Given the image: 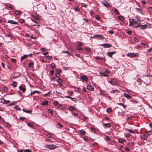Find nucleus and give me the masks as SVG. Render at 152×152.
Wrapping results in <instances>:
<instances>
[{"mask_svg": "<svg viewBox=\"0 0 152 152\" xmlns=\"http://www.w3.org/2000/svg\"><path fill=\"white\" fill-rule=\"evenodd\" d=\"M127 56L131 58H137L139 56V54L138 53H129L127 55Z\"/></svg>", "mask_w": 152, "mask_h": 152, "instance_id": "nucleus-1", "label": "nucleus"}, {"mask_svg": "<svg viewBox=\"0 0 152 152\" xmlns=\"http://www.w3.org/2000/svg\"><path fill=\"white\" fill-rule=\"evenodd\" d=\"M135 19H129V25L132 26L134 28H137V26L135 25Z\"/></svg>", "mask_w": 152, "mask_h": 152, "instance_id": "nucleus-2", "label": "nucleus"}, {"mask_svg": "<svg viewBox=\"0 0 152 152\" xmlns=\"http://www.w3.org/2000/svg\"><path fill=\"white\" fill-rule=\"evenodd\" d=\"M45 147L46 148L52 150L55 148L57 147V146L53 145H48L47 144H45Z\"/></svg>", "mask_w": 152, "mask_h": 152, "instance_id": "nucleus-3", "label": "nucleus"}, {"mask_svg": "<svg viewBox=\"0 0 152 152\" xmlns=\"http://www.w3.org/2000/svg\"><path fill=\"white\" fill-rule=\"evenodd\" d=\"M93 38L94 39H98L100 40H103L105 39V37L102 36L100 35H96L93 36Z\"/></svg>", "mask_w": 152, "mask_h": 152, "instance_id": "nucleus-4", "label": "nucleus"}, {"mask_svg": "<svg viewBox=\"0 0 152 152\" xmlns=\"http://www.w3.org/2000/svg\"><path fill=\"white\" fill-rule=\"evenodd\" d=\"M97 61L102 62H104L105 61V59L103 57H99L97 56L96 57H95Z\"/></svg>", "mask_w": 152, "mask_h": 152, "instance_id": "nucleus-5", "label": "nucleus"}, {"mask_svg": "<svg viewBox=\"0 0 152 152\" xmlns=\"http://www.w3.org/2000/svg\"><path fill=\"white\" fill-rule=\"evenodd\" d=\"M80 78L81 80L83 81H85V82H86L88 80V78L85 75H83L81 76L80 77Z\"/></svg>", "mask_w": 152, "mask_h": 152, "instance_id": "nucleus-6", "label": "nucleus"}, {"mask_svg": "<svg viewBox=\"0 0 152 152\" xmlns=\"http://www.w3.org/2000/svg\"><path fill=\"white\" fill-rule=\"evenodd\" d=\"M148 134H145L142 135L140 136V137L144 140H146L148 137Z\"/></svg>", "mask_w": 152, "mask_h": 152, "instance_id": "nucleus-7", "label": "nucleus"}, {"mask_svg": "<svg viewBox=\"0 0 152 152\" xmlns=\"http://www.w3.org/2000/svg\"><path fill=\"white\" fill-rule=\"evenodd\" d=\"M1 102L2 103L4 104H7L8 103H9L10 101L9 100L7 101L5 100L4 99H1Z\"/></svg>", "mask_w": 152, "mask_h": 152, "instance_id": "nucleus-8", "label": "nucleus"}, {"mask_svg": "<svg viewBox=\"0 0 152 152\" xmlns=\"http://www.w3.org/2000/svg\"><path fill=\"white\" fill-rule=\"evenodd\" d=\"M87 89L90 91H94V89L93 86L89 85L87 86Z\"/></svg>", "mask_w": 152, "mask_h": 152, "instance_id": "nucleus-9", "label": "nucleus"}, {"mask_svg": "<svg viewBox=\"0 0 152 152\" xmlns=\"http://www.w3.org/2000/svg\"><path fill=\"white\" fill-rule=\"evenodd\" d=\"M115 53L116 52L115 51H113L112 52H108L107 53V54L108 56L110 57H112L113 55L115 54Z\"/></svg>", "mask_w": 152, "mask_h": 152, "instance_id": "nucleus-10", "label": "nucleus"}, {"mask_svg": "<svg viewBox=\"0 0 152 152\" xmlns=\"http://www.w3.org/2000/svg\"><path fill=\"white\" fill-rule=\"evenodd\" d=\"M99 74L102 76H104L106 77H109L110 76L109 75L105 74L103 72H100Z\"/></svg>", "mask_w": 152, "mask_h": 152, "instance_id": "nucleus-11", "label": "nucleus"}, {"mask_svg": "<svg viewBox=\"0 0 152 152\" xmlns=\"http://www.w3.org/2000/svg\"><path fill=\"white\" fill-rule=\"evenodd\" d=\"M124 96L128 99H130L132 98L131 96H130L129 94L127 93H124Z\"/></svg>", "mask_w": 152, "mask_h": 152, "instance_id": "nucleus-12", "label": "nucleus"}, {"mask_svg": "<svg viewBox=\"0 0 152 152\" xmlns=\"http://www.w3.org/2000/svg\"><path fill=\"white\" fill-rule=\"evenodd\" d=\"M102 3L106 7H107L109 6V3L106 1H103Z\"/></svg>", "mask_w": 152, "mask_h": 152, "instance_id": "nucleus-13", "label": "nucleus"}, {"mask_svg": "<svg viewBox=\"0 0 152 152\" xmlns=\"http://www.w3.org/2000/svg\"><path fill=\"white\" fill-rule=\"evenodd\" d=\"M7 23H10L11 24H18L17 22H15L12 20H8V21Z\"/></svg>", "mask_w": 152, "mask_h": 152, "instance_id": "nucleus-14", "label": "nucleus"}, {"mask_svg": "<svg viewBox=\"0 0 152 152\" xmlns=\"http://www.w3.org/2000/svg\"><path fill=\"white\" fill-rule=\"evenodd\" d=\"M141 21L140 20H137L136 21L135 23V26H137V27H139V24L141 23Z\"/></svg>", "mask_w": 152, "mask_h": 152, "instance_id": "nucleus-15", "label": "nucleus"}, {"mask_svg": "<svg viewBox=\"0 0 152 152\" xmlns=\"http://www.w3.org/2000/svg\"><path fill=\"white\" fill-rule=\"evenodd\" d=\"M147 25H140L139 28H141L142 29H145L147 27Z\"/></svg>", "mask_w": 152, "mask_h": 152, "instance_id": "nucleus-16", "label": "nucleus"}, {"mask_svg": "<svg viewBox=\"0 0 152 152\" xmlns=\"http://www.w3.org/2000/svg\"><path fill=\"white\" fill-rule=\"evenodd\" d=\"M31 20H32L33 22V23L31 24V25L33 26H37L38 24V23L36 21L32 19H31Z\"/></svg>", "mask_w": 152, "mask_h": 152, "instance_id": "nucleus-17", "label": "nucleus"}, {"mask_svg": "<svg viewBox=\"0 0 152 152\" xmlns=\"http://www.w3.org/2000/svg\"><path fill=\"white\" fill-rule=\"evenodd\" d=\"M110 83L113 85H115L116 84V82L115 80L112 79L110 81Z\"/></svg>", "mask_w": 152, "mask_h": 152, "instance_id": "nucleus-18", "label": "nucleus"}, {"mask_svg": "<svg viewBox=\"0 0 152 152\" xmlns=\"http://www.w3.org/2000/svg\"><path fill=\"white\" fill-rule=\"evenodd\" d=\"M133 118V116L132 115H130L127 118L126 121H130Z\"/></svg>", "mask_w": 152, "mask_h": 152, "instance_id": "nucleus-19", "label": "nucleus"}, {"mask_svg": "<svg viewBox=\"0 0 152 152\" xmlns=\"http://www.w3.org/2000/svg\"><path fill=\"white\" fill-rule=\"evenodd\" d=\"M104 47L105 48H108L112 46L111 44H104Z\"/></svg>", "mask_w": 152, "mask_h": 152, "instance_id": "nucleus-20", "label": "nucleus"}, {"mask_svg": "<svg viewBox=\"0 0 152 152\" xmlns=\"http://www.w3.org/2000/svg\"><path fill=\"white\" fill-rule=\"evenodd\" d=\"M19 88L20 90H21L23 92L25 91H26V88H23V87L21 86H19Z\"/></svg>", "mask_w": 152, "mask_h": 152, "instance_id": "nucleus-21", "label": "nucleus"}, {"mask_svg": "<svg viewBox=\"0 0 152 152\" xmlns=\"http://www.w3.org/2000/svg\"><path fill=\"white\" fill-rule=\"evenodd\" d=\"M26 124L28 126L32 128H33L34 127V126L33 124L32 123H27Z\"/></svg>", "mask_w": 152, "mask_h": 152, "instance_id": "nucleus-22", "label": "nucleus"}, {"mask_svg": "<svg viewBox=\"0 0 152 152\" xmlns=\"http://www.w3.org/2000/svg\"><path fill=\"white\" fill-rule=\"evenodd\" d=\"M48 111L49 113H50L52 115L53 117H54L55 116L53 115V110L52 109H49L47 110Z\"/></svg>", "mask_w": 152, "mask_h": 152, "instance_id": "nucleus-23", "label": "nucleus"}, {"mask_svg": "<svg viewBox=\"0 0 152 152\" xmlns=\"http://www.w3.org/2000/svg\"><path fill=\"white\" fill-rule=\"evenodd\" d=\"M136 9L137 11L140 12L143 15L142 10L141 9L136 8Z\"/></svg>", "mask_w": 152, "mask_h": 152, "instance_id": "nucleus-24", "label": "nucleus"}, {"mask_svg": "<svg viewBox=\"0 0 152 152\" xmlns=\"http://www.w3.org/2000/svg\"><path fill=\"white\" fill-rule=\"evenodd\" d=\"M23 112H25L27 113L31 114L32 113V111L31 110H25L24 109H23Z\"/></svg>", "mask_w": 152, "mask_h": 152, "instance_id": "nucleus-25", "label": "nucleus"}, {"mask_svg": "<svg viewBox=\"0 0 152 152\" xmlns=\"http://www.w3.org/2000/svg\"><path fill=\"white\" fill-rule=\"evenodd\" d=\"M65 97L70 99L72 100L73 101H74V102H75V100L76 99V98H73L71 97L70 96H66Z\"/></svg>", "mask_w": 152, "mask_h": 152, "instance_id": "nucleus-26", "label": "nucleus"}, {"mask_svg": "<svg viewBox=\"0 0 152 152\" xmlns=\"http://www.w3.org/2000/svg\"><path fill=\"white\" fill-rule=\"evenodd\" d=\"M48 101L46 100L44 102H43L42 103V105L43 106H45L46 105H48Z\"/></svg>", "mask_w": 152, "mask_h": 152, "instance_id": "nucleus-27", "label": "nucleus"}, {"mask_svg": "<svg viewBox=\"0 0 152 152\" xmlns=\"http://www.w3.org/2000/svg\"><path fill=\"white\" fill-rule=\"evenodd\" d=\"M137 81L139 83V85H141L142 82V80L140 78L138 79L137 80Z\"/></svg>", "mask_w": 152, "mask_h": 152, "instance_id": "nucleus-28", "label": "nucleus"}, {"mask_svg": "<svg viewBox=\"0 0 152 152\" xmlns=\"http://www.w3.org/2000/svg\"><path fill=\"white\" fill-rule=\"evenodd\" d=\"M125 140L122 138H120L118 142L121 143H123L125 142Z\"/></svg>", "mask_w": 152, "mask_h": 152, "instance_id": "nucleus-29", "label": "nucleus"}, {"mask_svg": "<svg viewBox=\"0 0 152 152\" xmlns=\"http://www.w3.org/2000/svg\"><path fill=\"white\" fill-rule=\"evenodd\" d=\"M118 19L120 20L123 21L124 20V18L122 16H121L118 17Z\"/></svg>", "mask_w": 152, "mask_h": 152, "instance_id": "nucleus-30", "label": "nucleus"}, {"mask_svg": "<svg viewBox=\"0 0 152 152\" xmlns=\"http://www.w3.org/2000/svg\"><path fill=\"white\" fill-rule=\"evenodd\" d=\"M28 57V55H24L23 56H22L21 58V60H23L24 59H25L26 58H27Z\"/></svg>", "mask_w": 152, "mask_h": 152, "instance_id": "nucleus-31", "label": "nucleus"}, {"mask_svg": "<svg viewBox=\"0 0 152 152\" xmlns=\"http://www.w3.org/2000/svg\"><path fill=\"white\" fill-rule=\"evenodd\" d=\"M58 127H57L61 129L62 128L63 125L60 123H58L57 124Z\"/></svg>", "mask_w": 152, "mask_h": 152, "instance_id": "nucleus-32", "label": "nucleus"}, {"mask_svg": "<svg viewBox=\"0 0 152 152\" xmlns=\"http://www.w3.org/2000/svg\"><path fill=\"white\" fill-rule=\"evenodd\" d=\"M104 125L107 128H109L110 127V123L104 124Z\"/></svg>", "mask_w": 152, "mask_h": 152, "instance_id": "nucleus-33", "label": "nucleus"}, {"mask_svg": "<svg viewBox=\"0 0 152 152\" xmlns=\"http://www.w3.org/2000/svg\"><path fill=\"white\" fill-rule=\"evenodd\" d=\"M21 12H22L20 11H19L18 10H16L15 11V13L16 15H18Z\"/></svg>", "mask_w": 152, "mask_h": 152, "instance_id": "nucleus-34", "label": "nucleus"}, {"mask_svg": "<svg viewBox=\"0 0 152 152\" xmlns=\"http://www.w3.org/2000/svg\"><path fill=\"white\" fill-rule=\"evenodd\" d=\"M69 109L70 110L73 111L75 110V108L72 106H71L69 107Z\"/></svg>", "mask_w": 152, "mask_h": 152, "instance_id": "nucleus-35", "label": "nucleus"}, {"mask_svg": "<svg viewBox=\"0 0 152 152\" xmlns=\"http://www.w3.org/2000/svg\"><path fill=\"white\" fill-rule=\"evenodd\" d=\"M7 6L8 7L10 8L11 9H13V8L12 7V5L10 4H7Z\"/></svg>", "mask_w": 152, "mask_h": 152, "instance_id": "nucleus-36", "label": "nucleus"}, {"mask_svg": "<svg viewBox=\"0 0 152 152\" xmlns=\"http://www.w3.org/2000/svg\"><path fill=\"white\" fill-rule=\"evenodd\" d=\"M39 92V91H32L30 93V95H34L36 93H38V92Z\"/></svg>", "mask_w": 152, "mask_h": 152, "instance_id": "nucleus-37", "label": "nucleus"}, {"mask_svg": "<svg viewBox=\"0 0 152 152\" xmlns=\"http://www.w3.org/2000/svg\"><path fill=\"white\" fill-rule=\"evenodd\" d=\"M102 72H103L104 73L106 74L109 73L110 72L107 69L103 70Z\"/></svg>", "mask_w": 152, "mask_h": 152, "instance_id": "nucleus-38", "label": "nucleus"}, {"mask_svg": "<svg viewBox=\"0 0 152 152\" xmlns=\"http://www.w3.org/2000/svg\"><path fill=\"white\" fill-rule=\"evenodd\" d=\"M117 104L120 105L122 106L124 108H125L127 107L126 105H125L124 104L121 103H117Z\"/></svg>", "mask_w": 152, "mask_h": 152, "instance_id": "nucleus-39", "label": "nucleus"}, {"mask_svg": "<svg viewBox=\"0 0 152 152\" xmlns=\"http://www.w3.org/2000/svg\"><path fill=\"white\" fill-rule=\"evenodd\" d=\"M5 125L7 127L9 128L11 127L10 124L8 123H5Z\"/></svg>", "mask_w": 152, "mask_h": 152, "instance_id": "nucleus-40", "label": "nucleus"}, {"mask_svg": "<svg viewBox=\"0 0 152 152\" xmlns=\"http://www.w3.org/2000/svg\"><path fill=\"white\" fill-rule=\"evenodd\" d=\"M62 94L59 92H56V95L57 96H58L61 97V98H63V97H61V95Z\"/></svg>", "mask_w": 152, "mask_h": 152, "instance_id": "nucleus-41", "label": "nucleus"}, {"mask_svg": "<svg viewBox=\"0 0 152 152\" xmlns=\"http://www.w3.org/2000/svg\"><path fill=\"white\" fill-rule=\"evenodd\" d=\"M106 111L108 113H110L112 111V109L110 107L108 108L106 110Z\"/></svg>", "mask_w": 152, "mask_h": 152, "instance_id": "nucleus-42", "label": "nucleus"}, {"mask_svg": "<svg viewBox=\"0 0 152 152\" xmlns=\"http://www.w3.org/2000/svg\"><path fill=\"white\" fill-rule=\"evenodd\" d=\"M51 94L52 92L51 91H50L48 93L45 94L44 95L45 96H47L51 95Z\"/></svg>", "mask_w": 152, "mask_h": 152, "instance_id": "nucleus-43", "label": "nucleus"}, {"mask_svg": "<svg viewBox=\"0 0 152 152\" xmlns=\"http://www.w3.org/2000/svg\"><path fill=\"white\" fill-rule=\"evenodd\" d=\"M126 32L129 34H132V31L130 30H127L126 31Z\"/></svg>", "mask_w": 152, "mask_h": 152, "instance_id": "nucleus-44", "label": "nucleus"}, {"mask_svg": "<svg viewBox=\"0 0 152 152\" xmlns=\"http://www.w3.org/2000/svg\"><path fill=\"white\" fill-rule=\"evenodd\" d=\"M57 82L58 83H61L62 82H63V80H62L60 78H59L57 80Z\"/></svg>", "mask_w": 152, "mask_h": 152, "instance_id": "nucleus-45", "label": "nucleus"}, {"mask_svg": "<svg viewBox=\"0 0 152 152\" xmlns=\"http://www.w3.org/2000/svg\"><path fill=\"white\" fill-rule=\"evenodd\" d=\"M95 18H96V19L98 20H100V18H101L99 16V15H96Z\"/></svg>", "mask_w": 152, "mask_h": 152, "instance_id": "nucleus-46", "label": "nucleus"}, {"mask_svg": "<svg viewBox=\"0 0 152 152\" xmlns=\"http://www.w3.org/2000/svg\"><path fill=\"white\" fill-rule=\"evenodd\" d=\"M17 85V82L15 81L14 82H13V83L12 84V86H14V88Z\"/></svg>", "mask_w": 152, "mask_h": 152, "instance_id": "nucleus-47", "label": "nucleus"}, {"mask_svg": "<svg viewBox=\"0 0 152 152\" xmlns=\"http://www.w3.org/2000/svg\"><path fill=\"white\" fill-rule=\"evenodd\" d=\"M80 133L82 135H84L85 134V132L83 130H81L80 131Z\"/></svg>", "mask_w": 152, "mask_h": 152, "instance_id": "nucleus-48", "label": "nucleus"}, {"mask_svg": "<svg viewBox=\"0 0 152 152\" xmlns=\"http://www.w3.org/2000/svg\"><path fill=\"white\" fill-rule=\"evenodd\" d=\"M105 138L108 141H110L111 139L110 137L108 136H106L105 137Z\"/></svg>", "mask_w": 152, "mask_h": 152, "instance_id": "nucleus-49", "label": "nucleus"}, {"mask_svg": "<svg viewBox=\"0 0 152 152\" xmlns=\"http://www.w3.org/2000/svg\"><path fill=\"white\" fill-rule=\"evenodd\" d=\"M34 65V63L32 62L29 63L28 64V66H32Z\"/></svg>", "mask_w": 152, "mask_h": 152, "instance_id": "nucleus-50", "label": "nucleus"}, {"mask_svg": "<svg viewBox=\"0 0 152 152\" xmlns=\"http://www.w3.org/2000/svg\"><path fill=\"white\" fill-rule=\"evenodd\" d=\"M114 12L117 15L119 14L118 10L116 8L114 10Z\"/></svg>", "mask_w": 152, "mask_h": 152, "instance_id": "nucleus-51", "label": "nucleus"}, {"mask_svg": "<svg viewBox=\"0 0 152 152\" xmlns=\"http://www.w3.org/2000/svg\"><path fill=\"white\" fill-rule=\"evenodd\" d=\"M31 151L29 149H26L23 152H31Z\"/></svg>", "mask_w": 152, "mask_h": 152, "instance_id": "nucleus-52", "label": "nucleus"}, {"mask_svg": "<svg viewBox=\"0 0 152 152\" xmlns=\"http://www.w3.org/2000/svg\"><path fill=\"white\" fill-rule=\"evenodd\" d=\"M90 14L91 16H94V12L93 10H91L90 12Z\"/></svg>", "mask_w": 152, "mask_h": 152, "instance_id": "nucleus-53", "label": "nucleus"}, {"mask_svg": "<svg viewBox=\"0 0 152 152\" xmlns=\"http://www.w3.org/2000/svg\"><path fill=\"white\" fill-rule=\"evenodd\" d=\"M15 108L17 110H21V109L20 107H18V106L17 105H16Z\"/></svg>", "mask_w": 152, "mask_h": 152, "instance_id": "nucleus-54", "label": "nucleus"}, {"mask_svg": "<svg viewBox=\"0 0 152 152\" xmlns=\"http://www.w3.org/2000/svg\"><path fill=\"white\" fill-rule=\"evenodd\" d=\"M26 118L24 117H20L19 118V119L22 121H23Z\"/></svg>", "mask_w": 152, "mask_h": 152, "instance_id": "nucleus-55", "label": "nucleus"}, {"mask_svg": "<svg viewBox=\"0 0 152 152\" xmlns=\"http://www.w3.org/2000/svg\"><path fill=\"white\" fill-rule=\"evenodd\" d=\"M88 117H86L85 116H84L83 118V120L84 121H86L88 119Z\"/></svg>", "mask_w": 152, "mask_h": 152, "instance_id": "nucleus-56", "label": "nucleus"}, {"mask_svg": "<svg viewBox=\"0 0 152 152\" xmlns=\"http://www.w3.org/2000/svg\"><path fill=\"white\" fill-rule=\"evenodd\" d=\"M91 131H92L94 132H95L96 131V130L94 128H93V127H91Z\"/></svg>", "mask_w": 152, "mask_h": 152, "instance_id": "nucleus-57", "label": "nucleus"}, {"mask_svg": "<svg viewBox=\"0 0 152 152\" xmlns=\"http://www.w3.org/2000/svg\"><path fill=\"white\" fill-rule=\"evenodd\" d=\"M53 104L55 105H57L58 104V102L57 101H55L53 103Z\"/></svg>", "mask_w": 152, "mask_h": 152, "instance_id": "nucleus-58", "label": "nucleus"}, {"mask_svg": "<svg viewBox=\"0 0 152 152\" xmlns=\"http://www.w3.org/2000/svg\"><path fill=\"white\" fill-rule=\"evenodd\" d=\"M82 45V44L80 42H79L77 43V45L78 46H81Z\"/></svg>", "mask_w": 152, "mask_h": 152, "instance_id": "nucleus-59", "label": "nucleus"}, {"mask_svg": "<svg viewBox=\"0 0 152 152\" xmlns=\"http://www.w3.org/2000/svg\"><path fill=\"white\" fill-rule=\"evenodd\" d=\"M50 74L51 75H53L54 74V71L53 70H51L50 71Z\"/></svg>", "mask_w": 152, "mask_h": 152, "instance_id": "nucleus-60", "label": "nucleus"}, {"mask_svg": "<svg viewBox=\"0 0 152 152\" xmlns=\"http://www.w3.org/2000/svg\"><path fill=\"white\" fill-rule=\"evenodd\" d=\"M62 53H66L69 55L71 54L67 51H64L62 52Z\"/></svg>", "mask_w": 152, "mask_h": 152, "instance_id": "nucleus-61", "label": "nucleus"}, {"mask_svg": "<svg viewBox=\"0 0 152 152\" xmlns=\"http://www.w3.org/2000/svg\"><path fill=\"white\" fill-rule=\"evenodd\" d=\"M24 20H23L22 19H20L19 20V22L20 23H22L24 22Z\"/></svg>", "mask_w": 152, "mask_h": 152, "instance_id": "nucleus-62", "label": "nucleus"}, {"mask_svg": "<svg viewBox=\"0 0 152 152\" xmlns=\"http://www.w3.org/2000/svg\"><path fill=\"white\" fill-rule=\"evenodd\" d=\"M75 11H80L79 8L77 7H76V8H75Z\"/></svg>", "mask_w": 152, "mask_h": 152, "instance_id": "nucleus-63", "label": "nucleus"}, {"mask_svg": "<svg viewBox=\"0 0 152 152\" xmlns=\"http://www.w3.org/2000/svg\"><path fill=\"white\" fill-rule=\"evenodd\" d=\"M130 134L129 133H127L126 136V137L127 138H128L130 137Z\"/></svg>", "mask_w": 152, "mask_h": 152, "instance_id": "nucleus-64", "label": "nucleus"}]
</instances>
